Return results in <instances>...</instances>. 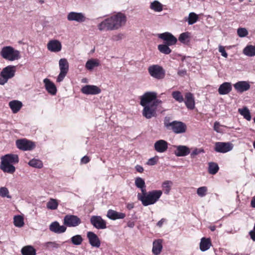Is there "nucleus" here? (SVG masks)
<instances>
[{
  "label": "nucleus",
  "instance_id": "nucleus-1",
  "mask_svg": "<svg viewBox=\"0 0 255 255\" xmlns=\"http://www.w3.org/2000/svg\"><path fill=\"white\" fill-rule=\"evenodd\" d=\"M127 21L126 15L122 12H118L102 21L98 25L100 31H111L118 29L124 25Z\"/></svg>",
  "mask_w": 255,
  "mask_h": 255
},
{
  "label": "nucleus",
  "instance_id": "nucleus-2",
  "mask_svg": "<svg viewBox=\"0 0 255 255\" xmlns=\"http://www.w3.org/2000/svg\"><path fill=\"white\" fill-rule=\"evenodd\" d=\"M0 168L5 173L13 174L15 171V167L13 164L18 163L19 157L17 154H7L0 158Z\"/></svg>",
  "mask_w": 255,
  "mask_h": 255
},
{
  "label": "nucleus",
  "instance_id": "nucleus-3",
  "mask_svg": "<svg viewBox=\"0 0 255 255\" xmlns=\"http://www.w3.org/2000/svg\"><path fill=\"white\" fill-rule=\"evenodd\" d=\"M162 194V191L159 190H155L148 192H143L137 194L138 199L141 201L143 206H146L156 203Z\"/></svg>",
  "mask_w": 255,
  "mask_h": 255
},
{
  "label": "nucleus",
  "instance_id": "nucleus-4",
  "mask_svg": "<svg viewBox=\"0 0 255 255\" xmlns=\"http://www.w3.org/2000/svg\"><path fill=\"white\" fill-rule=\"evenodd\" d=\"M0 54L3 58L10 61L18 60L20 57L19 51L10 46L3 47Z\"/></svg>",
  "mask_w": 255,
  "mask_h": 255
},
{
  "label": "nucleus",
  "instance_id": "nucleus-5",
  "mask_svg": "<svg viewBox=\"0 0 255 255\" xmlns=\"http://www.w3.org/2000/svg\"><path fill=\"white\" fill-rule=\"evenodd\" d=\"M147 70L150 76L156 80H162L165 77V70L159 65H152L148 67Z\"/></svg>",
  "mask_w": 255,
  "mask_h": 255
},
{
  "label": "nucleus",
  "instance_id": "nucleus-6",
  "mask_svg": "<svg viewBox=\"0 0 255 255\" xmlns=\"http://www.w3.org/2000/svg\"><path fill=\"white\" fill-rule=\"evenodd\" d=\"M15 67L9 65L4 68L0 74V85H3L9 79L14 76Z\"/></svg>",
  "mask_w": 255,
  "mask_h": 255
},
{
  "label": "nucleus",
  "instance_id": "nucleus-7",
  "mask_svg": "<svg viewBox=\"0 0 255 255\" xmlns=\"http://www.w3.org/2000/svg\"><path fill=\"white\" fill-rule=\"evenodd\" d=\"M16 147L23 151L31 150L35 147L34 142L26 138L19 139L16 140Z\"/></svg>",
  "mask_w": 255,
  "mask_h": 255
},
{
  "label": "nucleus",
  "instance_id": "nucleus-8",
  "mask_svg": "<svg viewBox=\"0 0 255 255\" xmlns=\"http://www.w3.org/2000/svg\"><path fill=\"white\" fill-rule=\"evenodd\" d=\"M63 223L67 227H75L81 223V220L77 216L67 215L64 218Z\"/></svg>",
  "mask_w": 255,
  "mask_h": 255
},
{
  "label": "nucleus",
  "instance_id": "nucleus-9",
  "mask_svg": "<svg viewBox=\"0 0 255 255\" xmlns=\"http://www.w3.org/2000/svg\"><path fill=\"white\" fill-rule=\"evenodd\" d=\"M156 98L157 93L156 92H146L140 97V104L142 106L150 105Z\"/></svg>",
  "mask_w": 255,
  "mask_h": 255
},
{
  "label": "nucleus",
  "instance_id": "nucleus-10",
  "mask_svg": "<svg viewBox=\"0 0 255 255\" xmlns=\"http://www.w3.org/2000/svg\"><path fill=\"white\" fill-rule=\"evenodd\" d=\"M233 144L229 142H216L214 146V150L217 152L226 153L232 150Z\"/></svg>",
  "mask_w": 255,
  "mask_h": 255
},
{
  "label": "nucleus",
  "instance_id": "nucleus-11",
  "mask_svg": "<svg viewBox=\"0 0 255 255\" xmlns=\"http://www.w3.org/2000/svg\"><path fill=\"white\" fill-rule=\"evenodd\" d=\"M90 223L97 229H105L107 228V223L100 216H92L90 218Z\"/></svg>",
  "mask_w": 255,
  "mask_h": 255
},
{
  "label": "nucleus",
  "instance_id": "nucleus-12",
  "mask_svg": "<svg viewBox=\"0 0 255 255\" xmlns=\"http://www.w3.org/2000/svg\"><path fill=\"white\" fill-rule=\"evenodd\" d=\"M158 37L164 41V44L172 46L177 42V38L171 33L165 32L162 33L158 34Z\"/></svg>",
  "mask_w": 255,
  "mask_h": 255
},
{
  "label": "nucleus",
  "instance_id": "nucleus-13",
  "mask_svg": "<svg viewBox=\"0 0 255 255\" xmlns=\"http://www.w3.org/2000/svg\"><path fill=\"white\" fill-rule=\"evenodd\" d=\"M142 112L143 117L147 119H150L156 116V108L151 104L148 106H144Z\"/></svg>",
  "mask_w": 255,
  "mask_h": 255
},
{
  "label": "nucleus",
  "instance_id": "nucleus-14",
  "mask_svg": "<svg viewBox=\"0 0 255 255\" xmlns=\"http://www.w3.org/2000/svg\"><path fill=\"white\" fill-rule=\"evenodd\" d=\"M81 91L86 95H97L101 92V90L97 86L87 85L83 86Z\"/></svg>",
  "mask_w": 255,
  "mask_h": 255
},
{
  "label": "nucleus",
  "instance_id": "nucleus-15",
  "mask_svg": "<svg viewBox=\"0 0 255 255\" xmlns=\"http://www.w3.org/2000/svg\"><path fill=\"white\" fill-rule=\"evenodd\" d=\"M185 106L188 110H193L195 108V98L192 93L190 92L186 93L185 94V100L184 99Z\"/></svg>",
  "mask_w": 255,
  "mask_h": 255
},
{
  "label": "nucleus",
  "instance_id": "nucleus-16",
  "mask_svg": "<svg viewBox=\"0 0 255 255\" xmlns=\"http://www.w3.org/2000/svg\"><path fill=\"white\" fill-rule=\"evenodd\" d=\"M87 237L91 246L96 248H99L100 247L101 241L95 233L91 231L88 232Z\"/></svg>",
  "mask_w": 255,
  "mask_h": 255
},
{
  "label": "nucleus",
  "instance_id": "nucleus-17",
  "mask_svg": "<svg viewBox=\"0 0 255 255\" xmlns=\"http://www.w3.org/2000/svg\"><path fill=\"white\" fill-rule=\"evenodd\" d=\"M86 17L81 12H70L67 15V19L69 21H76L78 22H83L86 20Z\"/></svg>",
  "mask_w": 255,
  "mask_h": 255
},
{
  "label": "nucleus",
  "instance_id": "nucleus-18",
  "mask_svg": "<svg viewBox=\"0 0 255 255\" xmlns=\"http://www.w3.org/2000/svg\"><path fill=\"white\" fill-rule=\"evenodd\" d=\"M47 48L51 52H58L61 50L62 44L58 40H51L48 42Z\"/></svg>",
  "mask_w": 255,
  "mask_h": 255
},
{
  "label": "nucleus",
  "instance_id": "nucleus-19",
  "mask_svg": "<svg viewBox=\"0 0 255 255\" xmlns=\"http://www.w3.org/2000/svg\"><path fill=\"white\" fill-rule=\"evenodd\" d=\"M175 133H184L187 129L186 124L182 122L174 121V123L171 129Z\"/></svg>",
  "mask_w": 255,
  "mask_h": 255
},
{
  "label": "nucleus",
  "instance_id": "nucleus-20",
  "mask_svg": "<svg viewBox=\"0 0 255 255\" xmlns=\"http://www.w3.org/2000/svg\"><path fill=\"white\" fill-rule=\"evenodd\" d=\"M168 145V142L166 141L163 139H160L154 143V148L157 152L163 153L167 150Z\"/></svg>",
  "mask_w": 255,
  "mask_h": 255
},
{
  "label": "nucleus",
  "instance_id": "nucleus-21",
  "mask_svg": "<svg viewBox=\"0 0 255 255\" xmlns=\"http://www.w3.org/2000/svg\"><path fill=\"white\" fill-rule=\"evenodd\" d=\"M66 227L64 226H60L59 223L55 221L52 222L49 226V230L54 233L61 234L64 233L66 231Z\"/></svg>",
  "mask_w": 255,
  "mask_h": 255
},
{
  "label": "nucleus",
  "instance_id": "nucleus-22",
  "mask_svg": "<svg viewBox=\"0 0 255 255\" xmlns=\"http://www.w3.org/2000/svg\"><path fill=\"white\" fill-rule=\"evenodd\" d=\"M45 87L48 93L52 95H56L57 93V88L55 85L49 79L45 78L43 80Z\"/></svg>",
  "mask_w": 255,
  "mask_h": 255
},
{
  "label": "nucleus",
  "instance_id": "nucleus-23",
  "mask_svg": "<svg viewBox=\"0 0 255 255\" xmlns=\"http://www.w3.org/2000/svg\"><path fill=\"white\" fill-rule=\"evenodd\" d=\"M107 217L112 220H116L124 219L126 217V214L110 209L107 212Z\"/></svg>",
  "mask_w": 255,
  "mask_h": 255
},
{
  "label": "nucleus",
  "instance_id": "nucleus-24",
  "mask_svg": "<svg viewBox=\"0 0 255 255\" xmlns=\"http://www.w3.org/2000/svg\"><path fill=\"white\" fill-rule=\"evenodd\" d=\"M235 89L238 92L243 93L250 88V85L246 81H239L234 85Z\"/></svg>",
  "mask_w": 255,
  "mask_h": 255
},
{
  "label": "nucleus",
  "instance_id": "nucleus-25",
  "mask_svg": "<svg viewBox=\"0 0 255 255\" xmlns=\"http://www.w3.org/2000/svg\"><path fill=\"white\" fill-rule=\"evenodd\" d=\"M174 153L177 156H185L190 153V149L185 145H179L176 147Z\"/></svg>",
  "mask_w": 255,
  "mask_h": 255
},
{
  "label": "nucleus",
  "instance_id": "nucleus-26",
  "mask_svg": "<svg viewBox=\"0 0 255 255\" xmlns=\"http://www.w3.org/2000/svg\"><path fill=\"white\" fill-rule=\"evenodd\" d=\"M232 89L231 83L224 82L220 86L218 92L220 95H226L229 94L232 91Z\"/></svg>",
  "mask_w": 255,
  "mask_h": 255
},
{
  "label": "nucleus",
  "instance_id": "nucleus-27",
  "mask_svg": "<svg viewBox=\"0 0 255 255\" xmlns=\"http://www.w3.org/2000/svg\"><path fill=\"white\" fill-rule=\"evenodd\" d=\"M9 106L13 113H17L22 107V104L20 101L13 100L9 102Z\"/></svg>",
  "mask_w": 255,
  "mask_h": 255
},
{
  "label": "nucleus",
  "instance_id": "nucleus-28",
  "mask_svg": "<svg viewBox=\"0 0 255 255\" xmlns=\"http://www.w3.org/2000/svg\"><path fill=\"white\" fill-rule=\"evenodd\" d=\"M211 245L210 239L202 238L200 243V249L202 252L206 251L210 248Z\"/></svg>",
  "mask_w": 255,
  "mask_h": 255
},
{
  "label": "nucleus",
  "instance_id": "nucleus-29",
  "mask_svg": "<svg viewBox=\"0 0 255 255\" xmlns=\"http://www.w3.org/2000/svg\"><path fill=\"white\" fill-rule=\"evenodd\" d=\"M162 249V241L157 240L153 242L152 252L154 255H158Z\"/></svg>",
  "mask_w": 255,
  "mask_h": 255
},
{
  "label": "nucleus",
  "instance_id": "nucleus-30",
  "mask_svg": "<svg viewBox=\"0 0 255 255\" xmlns=\"http://www.w3.org/2000/svg\"><path fill=\"white\" fill-rule=\"evenodd\" d=\"M22 255H36V250L31 246H26L23 247L21 250Z\"/></svg>",
  "mask_w": 255,
  "mask_h": 255
},
{
  "label": "nucleus",
  "instance_id": "nucleus-31",
  "mask_svg": "<svg viewBox=\"0 0 255 255\" xmlns=\"http://www.w3.org/2000/svg\"><path fill=\"white\" fill-rule=\"evenodd\" d=\"M243 53L249 57L255 56V46L248 45L243 49Z\"/></svg>",
  "mask_w": 255,
  "mask_h": 255
},
{
  "label": "nucleus",
  "instance_id": "nucleus-32",
  "mask_svg": "<svg viewBox=\"0 0 255 255\" xmlns=\"http://www.w3.org/2000/svg\"><path fill=\"white\" fill-rule=\"evenodd\" d=\"M135 185L137 188L140 189L141 193L146 191L145 182L142 178L139 177L136 178L135 180Z\"/></svg>",
  "mask_w": 255,
  "mask_h": 255
},
{
  "label": "nucleus",
  "instance_id": "nucleus-33",
  "mask_svg": "<svg viewBox=\"0 0 255 255\" xmlns=\"http://www.w3.org/2000/svg\"><path fill=\"white\" fill-rule=\"evenodd\" d=\"M190 33L185 32L180 34L178 38L179 41L184 44H188L190 42Z\"/></svg>",
  "mask_w": 255,
  "mask_h": 255
},
{
  "label": "nucleus",
  "instance_id": "nucleus-34",
  "mask_svg": "<svg viewBox=\"0 0 255 255\" xmlns=\"http://www.w3.org/2000/svg\"><path fill=\"white\" fill-rule=\"evenodd\" d=\"M238 112L248 121H250L252 119L250 112L247 107H244L242 109H239Z\"/></svg>",
  "mask_w": 255,
  "mask_h": 255
},
{
  "label": "nucleus",
  "instance_id": "nucleus-35",
  "mask_svg": "<svg viewBox=\"0 0 255 255\" xmlns=\"http://www.w3.org/2000/svg\"><path fill=\"white\" fill-rule=\"evenodd\" d=\"M208 166V172L212 175L216 174L219 170V167L217 163L214 162H209Z\"/></svg>",
  "mask_w": 255,
  "mask_h": 255
},
{
  "label": "nucleus",
  "instance_id": "nucleus-36",
  "mask_svg": "<svg viewBox=\"0 0 255 255\" xmlns=\"http://www.w3.org/2000/svg\"><path fill=\"white\" fill-rule=\"evenodd\" d=\"M150 8L155 12H160L163 10V5L158 1L154 0L151 2Z\"/></svg>",
  "mask_w": 255,
  "mask_h": 255
},
{
  "label": "nucleus",
  "instance_id": "nucleus-37",
  "mask_svg": "<svg viewBox=\"0 0 255 255\" xmlns=\"http://www.w3.org/2000/svg\"><path fill=\"white\" fill-rule=\"evenodd\" d=\"M28 165L32 167L41 169L43 167V162L41 160L33 158L28 162Z\"/></svg>",
  "mask_w": 255,
  "mask_h": 255
},
{
  "label": "nucleus",
  "instance_id": "nucleus-38",
  "mask_svg": "<svg viewBox=\"0 0 255 255\" xmlns=\"http://www.w3.org/2000/svg\"><path fill=\"white\" fill-rule=\"evenodd\" d=\"M99 62L97 59H90L87 61L86 63V68L87 69L92 70L94 67L99 65Z\"/></svg>",
  "mask_w": 255,
  "mask_h": 255
},
{
  "label": "nucleus",
  "instance_id": "nucleus-39",
  "mask_svg": "<svg viewBox=\"0 0 255 255\" xmlns=\"http://www.w3.org/2000/svg\"><path fill=\"white\" fill-rule=\"evenodd\" d=\"M13 223L15 226L20 228L23 226V218L20 215L15 216L13 218Z\"/></svg>",
  "mask_w": 255,
  "mask_h": 255
},
{
  "label": "nucleus",
  "instance_id": "nucleus-40",
  "mask_svg": "<svg viewBox=\"0 0 255 255\" xmlns=\"http://www.w3.org/2000/svg\"><path fill=\"white\" fill-rule=\"evenodd\" d=\"M172 184V182L169 180H166L163 182L162 188L165 194H168L169 193Z\"/></svg>",
  "mask_w": 255,
  "mask_h": 255
},
{
  "label": "nucleus",
  "instance_id": "nucleus-41",
  "mask_svg": "<svg viewBox=\"0 0 255 255\" xmlns=\"http://www.w3.org/2000/svg\"><path fill=\"white\" fill-rule=\"evenodd\" d=\"M60 71L68 72L69 64L66 59L62 58L59 62Z\"/></svg>",
  "mask_w": 255,
  "mask_h": 255
},
{
  "label": "nucleus",
  "instance_id": "nucleus-42",
  "mask_svg": "<svg viewBox=\"0 0 255 255\" xmlns=\"http://www.w3.org/2000/svg\"><path fill=\"white\" fill-rule=\"evenodd\" d=\"M172 98L177 102L182 103L184 102V98L181 92L175 91L172 92Z\"/></svg>",
  "mask_w": 255,
  "mask_h": 255
},
{
  "label": "nucleus",
  "instance_id": "nucleus-43",
  "mask_svg": "<svg viewBox=\"0 0 255 255\" xmlns=\"http://www.w3.org/2000/svg\"><path fill=\"white\" fill-rule=\"evenodd\" d=\"M170 45L163 44L158 45V50L164 54H169L171 52V49L169 47Z\"/></svg>",
  "mask_w": 255,
  "mask_h": 255
},
{
  "label": "nucleus",
  "instance_id": "nucleus-44",
  "mask_svg": "<svg viewBox=\"0 0 255 255\" xmlns=\"http://www.w3.org/2000/svg\"><path fill=\"white\" fill-rule=\"evenodd\" d=\"M198 19V15L194 12H190L187 19L188 23L189 25H192L196 23Z\"/></svg>",
  "mask_w": 255,
  "mask_h": 255
},
{
  "label": "nucleus",
  "instance_id": "nucleus-45",
  "mask_svg": "<svg viewBox=\"0 0 255 255\" xmlns=\"http://www.w3.org/2000/svg\"><path fill=\"white\" fill-rule=\"evenodd\" d=\"M0 196L2 198L6 197L10 199L11 196L9 194L8 189L5 187H1L0 188Z\"/></svg>",
  "mask_w": 255,
  "mask_h": 255
},
{
  "label": "nucleus",
  "instance_id": "nucleus-46",
  "mask_svg": "<svg viewBox=\"0 0 255 255\" xmlns=\"http://www.w3.org/2000/svg\"><path fill=\"white\" fill-rule=\"evenodd\" d=\"M71 241L74 245H80L82 243L83 239L81 235H77L72 237Z\"/></svg>",
  "mask_w": 255,
  "mask_h": 255
},
{
  "label": "nucleus",
  "instance_id": "nucleus-47",
  "mask_svg": "<svg viewBox=\"0 0 255 255\" xmlns=\"http://www.w3.org/2000/svg\"><path fill=\"white\" fill-rule=\"evenodd\" d=\"M208 188L206 186H202L197 190V194L199 197H203L207 194Z\"/></svg>",
  "mask_w": 255,
  "mask_h": 255
},
{
  "label": "nucleus",
  "instance_id": "nucleus-48",
  "mask_svg": "<svg viewBox=\"0 0 255 255\" xmlns=\"http://www.w3.org/2000/svg\"><path fill=\"white\" fill-rule=\"evenodd\" d=\"M174 123V121L170 122V118L169 117H165L164 121H163V124L164 127L168 129H171L173 124Z\"/></svg>",
  "mask_w": 255,
  "mask_h": 255
},
{
  "label": "nucleus",
  "instance_id": "nucleus-49",
  "mask_svg": "<svg viewBox=\"0 0 255 255\" xmlns=\"http://www.w3.org/2000/svg\"><path fill=\"white\" fill-rule=\"evenodd\" d=\"M58 206V200L51 198L47 203V207L55 208Z\"/></svg>",
  "mask_w": 255,
  "mask_h": 255
},
{
  "label": "nucleus",
  "instance_id": "nucleus-50",
  "mask_svg": "<svg viewBox=\"0 0 255 255\" xmlns=\"http://www.w3.org/2000/svg\"><path fill=\"white\" fill-rule=\"evenodd\" d=\"M237 33L239 37H244L248 35V31L245 28H239Z\"/></svg>",
  "mask_w": 255,
  "mask_h": 255
},
{
  "label": "nucleus",
  "instance_id": "nucleus-51",
  "mask_svg": "<svg viewBox=\"0 0 255 255\" xmlns=\"http://www.w3.org/2000/svg\"><path fill=\"white\" fill-rule=\"evenodd\" d=\"M204 150L203 148H195L193 151L191 153L190 156L192 158H194L195 157V156L201 153H204Z\"/></svg>",
  "mask_w": 255,
  "mask_h": 255
},
{
  "label": "nucleus",
  "instance_id": "nucleus-52",
  "mask_svg": "<svg viewBox=\"0 0 255 255\" xmlns=\"http://www.w3.org/2000/svg\"><path fill=\"white\" fill-rule=\"evenodd\" d=\"M67 73L68 72L67 71H60V73L57 78V82H60L62 81L65 77L66 76V75H67Z\"/></svg>",
  "mask_w": 255,
  "mask_h": 255
},
{
  "label": "nucleus",
  "instance_id": "nucleus-53",
  "mask_svg": "<svg viewBox=\"0 0 255 255\" xmlns=\"http://www.w3.org/2000/svg\"><path fill=\"white\" fill-rule=\"evenodd\" d=\"M158 160L157 156L152 157L148 160L146 164L148 165H154L157 163Z\"/></svg>",
  "mask_w": 255,
  "mask_h": 255
},
{
  "label": "nucleus",
  "instance_id": "nucleus-54",
  "mask_svg": "<svg viewBox=\"0 0 255 255\" xmlns=\"http://www.w3.org/2000/svg\"><path fill=\"white\" fill-rule=\"evenodd\" d=\"M46 247L48 249H50L53 248H57L59 247V245L55 242H49L46 243Z\"/></svg>",
  "mask_w": 255,
  "mask_h": 255
},
{
  "label": "nucleus",
  "instance_id": "nucleus-55",
  "mask_svg": "<svg viewBox=\"0 0 255 255\" xmlns=\"http://www.w3.org/2000/svg\"><path fill=\"white\" fill-rule=\"evenodd\" d=\"M219 51L221 53L222 56L227 58L228 54L226 52L225 47L223 46L220 45L219 46Z\"/></svg>",
  "mask_w": 255,
  "mask_h": 255
},
{
  "label": "nucleus",
  "instance_id": "nucleus-56",
  "mask_svg": "<svg viewBox=\"0 0 255 255\" xmlns=\"http://www.w3.org/2000/svg\"><path fill=\"white\" fill-rule=\"evenodd\" d=\"M90 161V158L89 156L85 155L81 159V163L82 164H87Z\"/></svg>",
  "mask_w": 255,
  "mask_h": 255
},
{
  "label": "nucleus",
  "instance_id": "nucleus-57",
  "mask_svg": "<svg viewBox=\"0 0 255 255\" xmlns=\"http://www.w3.org/2000/svg\"><path fill=\"white\" fill-rule=\"evenodd\" d=\"M162 103V102L161 100L157 99L156 98L155 100H154L153 102L151 103V104L157 109L158 105L160 104H161Z\"/></svg>",
  "mask_w": 255,
  "mask_h": 255
},
{
  "label": "nucleus",
  "instance_id": "nucleus-58",
  "mask_svg": "<svg viewBox=\"0 0 255 255\" xmlns=\"http://www.w3.org/2000/svg\"><path fill=\"white\" fill-rule=\"evenodd\" d=\"M220 127V125L219 122H216L214 123V129L217 132H219V128Z\"/></svg>",
  "mask_w": 255,
  "mask_h": 255
},
{
  "label": "nucleus",
  "instance_id": "nucleus-59",
  "mask_svg": "<svg viewBox=\"0 0 255 255\" xmlns=\"http://www.w3.org/2000/svg\"><path fill=\"white\" fill-rule=\"evenodd\" d=\"M135 168L136 170L138 172L142 173L143 172V170H144L143 168L139 165H136Z\"/></svg>",
  "mask_w": 255,
  "mask_h": 255
},
{
  "label": "nucleus",
  "instance_id": "nucleus-60",
  "mask_svg": "<svg viewBox=\"0 0 255 255\" xmlns=\"http://www.w3.org/2000/svg\"><path fill=\"white\" fill-rule=\"evenodd\" d=\"M166 222V219H161L158 222V223H157V226L158 227H159V228H161L163 224H164V223H165Z\"/></svg>",
  "mask_w": 255,
  "mask_h": 255
},
{
  "label": "nucleus",
  "instance_id": "nucleus-61",
  "mask_svg": "<svg viewBox=\"0 0 255 255\" xmlns=\"http://www.w3.org/2000/svg\"><path fill=\"white\" fill-rule=\"evenodd\" d=\"M251 205L252 207H255V195L253 197Z\"/></svg>",
  "mask_w": 255,
  "mask_h": 255
},
{
  "label": "nucleus",
  "instance_id": "nucleus-62",
  "mask_svg": "<svg viewBox=\"0 0 255 255\" xmlns=\"http://www.w3.org/2000/svg\"><path fill=\"white\" fill-rule=\"evenodd\" d=\"M128 226L129 228H132L134 226V223L133 222L129 221L128 223Z\"/></svg>",
  "mask_w": 255,
  "mask_h": 255
},
{
  "label": "nucleus",
  "instance_id": "nucleus-63",
  "mask_svg": "<svg viewBox=\"0 0 255 255\" xmlns=\"http://www.w3.org/2000/svg\"><path fill=\"white\" fill-rule=\"evenodd\" d=\"M186 72L185 71H180L178 72V74L180 76H182L183 74H184V73H185Z\"/></svg>",
  "mask_w": 255,
  "mask_h": 255
},
{
  "label": "nucleus",
  "instance_id": "nucleus-64",
  "mask_svg": "<svg viewBox=\"0 0 255 255\" xmlns=\"http://www.w3.org/2000/svg\"><path fill=\"white\" fill-rule=\"evenodd\" d=\"M210 229L212 231H215V226H212V227H210Z\"/></svg>",
  "mask_w": 255,
  "mask_h": 255
}]
</instances>
